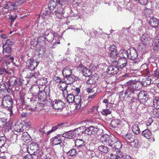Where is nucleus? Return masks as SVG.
<instances>
[{
  "instance_id": "nucleus-47",
  "label": "nucleus",
  "mask_w": 159,
  "mask_h": 159,
  "mask_svg": "<svg viewBox=\"0 0 159 159\" xmlns=\"http://www.w3.org/2000/svg\"><path fill=\"white\" fill-rule=\"evenodd\" d=\"M75 97L71 94H70L67 96V101L68 102L72 103L74 102Z\"/></svg>"
},
{
  "instance_id": "nucleus-64",
  "label": "nucleus",
  "mask_w": 159,
  "mask_h": 159,
  "mask_svg": "<svg viewBox=\"0 0 159 159\" xmlns=\"http://www.w3.org/2000/svg\"><path fill=\"white\" fill-rule=\"evenodd\" d=\"M54 79L57 83H60L61 82V79L58 77H55Z\"/></svg>"
},
{
  "instance_id": "nucleus-28",
  "label": "nucleus",
  "mask_w": 159,
  "mask_h": 159,
  "mask_svg": "<svg viewBox=\"0 0 159 159\" xmlns=\"http://www.w3.org/2000/svg\"><path fill=\"white\" fill-rule=\"evenodd\" d=\"M38 98L41 102H43L45 100L46 93L44 91L42 90L39 92L38 94Z\"/></svg>"
},
{
  "instance_id": "nucleus-44",
  "label": "nucleus",
  "mask_w": 159,
  "mask_h": 159,
  "mask_svg": "<svg viewBox=\"0 0 159 159\" xmlns=\"http://www.w3.org/2000/svg\"><path fill=\"white\" fill-rule=\"evenodd\" d=\"M38 157L34 154H28L25 155L23 159H37Z\"/></svg>"
},
{
  "instance_id": "nucleus-55",
  "label": "nucleus",
  "mask_w": 159,
  "mask_h": 159,
  "mask_svg": "<svg viewBox=\"0 0 159 159\" xmlns=\"http://www.w3.org/2000/svg\"><path fill=\"white\" fill-rule=\"evenodd\" d=\"M124 63H122L120 66V68L121 69L125 67L127 65V61L126 59H124Z\"/></svg>"
},
{
  "instance_id": "nucleus-18",
  "label": "nucleus",
  "mask_w": 159,
  "mask_h": 159,
  "mask_svg": "<svg viewBox=\"0 0 159 159\" xmlns=\"http://www.w3.org/2000/svg\"><path fill=\"white\" fill-rule=\"evenodd\" d=\"M150 39L147 34H143L141 37V41L142 44L144 46L149 44L150 43Z\"/></svg>"
},
{
  "instance_id": "nucleus-51",
  "label": "nucleus",
  "mask_w": 159,
  "mask_h": 159,
  "mask_svg": "<svg viewBox=\"0 0 159 159\" xmlns=\"http://www.w3.org/2000/svg\"><path fill=\"white\" fill-rule=\"evenodd\" d=\"M57 5L54 3V1L53 0H51L50 3L48 4V7L50 9H52L55 7Z\"/></svg>"
},
{
  "instance_id": "nucleus-59",
  "label": "nucleus",
  "mask_w": 159,
  "mask_h": 159,
  "mask_svg": "<svg viewBox=\"0 0 159 159\" xmlns=\"http://www.w3.org/2000/svg\"><path fill=\"white\" fill-rule=\"evenodd\" d=\"M155 45L156 46L154 47V50H157V49L156 48H157L158 49H159V39L157 40H156Z\"/></svg>"
},
{
  "instance_id": "nucleus-57",
  "label": "nucleus",
  "mask_w": 159,
  "mask_h": 159,
  "mask_svg": "<svg viewBox=\"0 0 159 159\" xmlns=\"http://www.w3.org/2000/svg\"><path fill=\"white\" fill-rule=\"evenodd\" d=\"M96 94V93H95L93 94L92 95H90L89 97L88 98L87 100L88 101V102H90L91 101L92 99H93L94 97H95Z\"/></svg>"
},
{
  "instance_id": "nucleus-34",
  "label": "nucleus",
  "mask_w": 159,
  "mask_h": 159,
  "mask_svg": "<svg viewBox=\"0 0 159 159\" xmlns=\"http://www.w3.org/2000/svg\"><path fill=\"white\" fill-rule=\"evenodd\" d=\"M57 5L59 7L60 6V7H64V6L67 3L66 0H57Z\"/></svg>"
},
{
  "instance_id": "nucleus-6",
  "label": "nucleus",
  "mask_w": 159,
  "mask_h": 159,
  "mask_svg": "<svg viewBox=\"0 0 159 159\" xmlns=\"http://www.w3.org/2000/svg\"><path fill=\"white\" fill-rule=\"evenodd\" d=\"M13 103V101L11 97L9 95L4 96L2 98V104L5 107L8 108L12 107Z\"/></svg>"
},
{
  "instance_id": "nucleus-4",
  "label": "nucleus",
  "mask_w": 159,
  "mask_h": 159,
  "mask_svg": "<svg viewBox=\"0 0 159 159\" xmlns=\"http://www.w3.org/2000/svg\"><path fill=\"white\" fill-rule=\"evenodd\" d=\"M85 142L82 139H77L75 142V145L77 147L79 150L83 151H87L90 152L92 149L90 147H89L88 145L85 146Z\"/></svg>"
},
{
  "instance_id": "nucleus-15",
  "label": "nucleus",
  "mask_w": 159,
  "mask_h": 159,
  "mask_svg": "<svg viewBox=\"0 0 159 159\" xmlns=\"http://www.w3.org/2000/svg\"><path fill=\"white\" fill-rule=\"evenodd\" d=\"M109 146L117 150L120 149L122 147V144L120 142L119 140L116 141L114 138H113L112 142Z\"/></svg>"
},
{
  "instance_id": "nucleus-17",
  "label": "nucleus",
  "mask_w": 159,
  "mask_h": 159,
  "mask_svg": "<svg viewBox=\"0 0 159 159\" xmlns=\"http://www.w3.org/2000/svg\"><path fill=\"white\" fill-rule=\"evenodd\" d=\"M62 135L61 134H58L57 135L55 136L54 137H52L51 139V141H52V144L54 145H56L60 144L62 141L61 139Z\"/></svg>"
},
{
  "instance_id": "nucleus-42",
  "label": "nucleus",
  "mask_w": 159,
  "mask_h": 159,
  "mask_svg": "<svg viewBox=\"0 0 159 159\" xmlns=\"http://www.w3.org/2000/svg\"><path fill=\"white\" fill-rule=\"evenodd\" d=\"M80 128L75 129L74 130H72V134L73 135L74 138L79 136L80 135Z\"/></svg>"
},
{
  "instance_id": "nucleus-62",
  "label": "nucleus",
  "mask_w": 159,
  "mask_h": 159,
  "mask_svg": "<svg viewBox=\"0 0 159 159\" xmlns=\"http://www.w3.org/2000/svg\"><path fill=\"white\" fill-rule=\"evenodd\" d=\"M155 76L157 78H159V69H157L154 72Z\"/></svg>"
},
{
  "instance_id": "nucleus-41",
  "label": "nucleus",
  "mask_w": 159,
  "mask_h": 159,
  "mask_svg": "<svg viewBox=\"0 0 159 159\" xmlns=\"http://www.w3.org/2000/svg\"><path fill=\"white\" fill-rule=\"evenodd\" d=\"M62 84L60 86V89L61 90H62L63 92V95L65 93H67V90H66L67 88L68 87L67 85L65 84L63 81L62 82Z\"/></svg>"
},
{
  "instance_id": "nucleus-50",
  "label": "nucleus",
  "mask_w": 159,
  "mask_h": 159,
  "mask_svg": "<svg viewBox=\"0 0 159 159\" xmlns=\"http://www.w3.org/2000/svg\"><path fill=\"white\" fill-rule=\"evenodd\" d=\"M7 121L4 118H0V127L3 128L6 124Z\"/></svg>"
},
{
  "instance_id": "nucleus-60",
  "label": "nucleus",
  "mask_w": 159,
  "mask_h": 159,
  "mask_svg": "<svg viewBox=\"0 0 159 159\" xmlns=\"http://www.w3.org/2000/svg\"><path fill=\"white\" fill-rule=\"evenodd\" d=\"M111 125L113 127H117L119 125V123H116L115 120H112L111 122Z\"/></svg>"
},
{
  "instance_id": "nucleus-32",
  "label": "nucleus",
  "mask_w": 159,
  "mask_h": 159,
  "mask_svg": "<svg viewBox=\"0 0 159 159\" xmlns=\"http://www.w3.org/2000/svg\"><path fill=\"white\" fill-rule=\"evenodd\" d=\"M132 130L133 133L136 135L139 134L140 130L139 125L137 124H134L132 127Z\"/></svg>"
},
{
  "instance_id": "nucleus-46",
  "label": "nucleus",
  "mask_w": 159,
  "mask_h": 159,
  "mask_svg": "<svg viewBox=\"0 0 159 159\" xmlns=\"http://www.w3.org/2000/svg\"><path fill=\"white\" fill-rule=\"evenodd\" d=\"M98 150L104 153H107L108 151V148L104 146H100L98 148Z\"/></svg>"
},
{
  "instance_id": "nucleus-11",
  "label": "nucleus",
  "mask_w": 159,
  "mask_h": 159,
  "mask_svg": "<svg viewBox=\"0 0 159 159\" xmlns=\"http://www.w3.org/2000/svg\"><path fill=\"white\" fill-rule=\"evenodd\" d=\"M44 39L48 42H52L54 38V33L50 30H48L44 33Z\"/></svg>"
},
{
  "instance_id": "nucleus-21",
  "label": "nucleus",
  "mask_w": 159,
  "mask_h": 159,
  "mask_svg": "<svg viewBox=\"0 0 159 159\" xmlns=\"http://www.w3.org/2000/svg\"><path fill=\"white\" fill-rule=\"evenodd\" d=\"M159 21L156 18L152 17L149 20V24L153 28H156L158 25Z\"/></svg>"
},
{
  "instance_id": "nucleus-20",
  "label": "nucleus",
  "mask_w": 159,
  "mask_h": 159,
  "mask_svg": "<svg viewBox=\"0 0 159 159\" xmlns=\"http://www.w3.org/2000/svg\"><path fill=\"white\" fill-rule=\"evenodd\" d=\"M24 1V0H20L16 1L14 3L9 2V8L11 9V11L16 9L17 6L21 4Z\"/></svg>"
},
{
  "instance_id": "nucleus-35",
  "label": "nucleus",
  "mask_w": 159,
  "mask_h": 159,
  "mask_svg": "<svg viewBox=\"0 0 159 159\" xmlns=\"http://www.w3.org/2000/svg\"><path fill=\"white\" fill-rule=\"evenodd\" d=\"M72 133V130L70 131L63 134L62 136L68 139H73L74 138Z\"/></svg>"
},
{
  "instance_id": "nucleus-19",
  "label": "nucleus",
  "mask_w": 159,
  "mask_h": 159,
  "mask_svg": "<svg viewBox=\"0 0 159 159\" xmlns=\"http://www.w3.org/2000/svg\"><path fill=\"white\" fill-rule=\"evenodd\" d=\"M64 12L63 7H60V6H59L57 10L55 11V15L58 19H61L62 17Z\"/></svg>"
},
{
  "instance_id": "nucleus-24",
  "label": "nucleus",
  "mask_w": 159,
  "mask_h": 159,
  "mask_svg": "<svg viewBox=\"0 0 159 159\" xmlns=\"http://www.w3.org/2000/svg\"><path fill=\"white\" fill-rule=\"evenodd\" d=\"M23 126V125L21 123H17L13 126L14 130L18 132H23L24 130Z\"/></svg>"
},
{
  "instance_id": "nucleus-31",
  "label": "nucleus",
  "mask_w": 159,
  "mask_h": 159,
  "mask_svg": "<svg viewBox=\"0 0 159 159\" xmlns=\"http://www.w3.org/2000/svg\"><path fill=\"white\" fill-rule=\"evenodd\" d=\"M118 55L121 59L123 58L124 60L127 57L128 58V50L127 51L123 50H120L119 52Z\"/></svg>"
},
{
  "instance_id": "nucleus-36",
  "label": "nucleus",
  "mask_w": 159,
  "mask_h": 159,
  "mask_svg": "<svg viewBox=\"0 0 159 159\" xmlns=\"http://www.w3.org/2000/svg\"><path fill=\"white\" fill-rule=\"evenodd\" d=\"M153 105L156 109H159V97H156L153 100Z\"/></svg>"
},
{
  "instance_id": "nucleus-49",
  "label": "nucleus",
  "mask_w": 159,
  "mask_h": 159,
  "mask_svg": "<svg viewBox=\"0 0 159 159\" xmlns=\"http://www.w3.org/2000/svg\"><path fill=\"white\" fill-rule=\"evenodd\" d=\"M111 111L108 109H102L101 111V114L104 116H106L111 113Z\"/></svg>"
},
{
  "instance_id": "nucleus-5",
  "label": "nucleus",
  "mask_w": 159,
  "mask_h": 159,
  "mask_svg": "<svg viewBox=\"0 0 159 159\" xmlns=\"http://www.w3.org/2000/svg\"><path fill=\"white\" fill-rule=\"evenodd\" d=\"M109 51L110 53V58L114 59L111 61L114 63H117V61L116 59L118 57V54L116 47L115 45H111L109 48Z\"/></svg>"
},
{
  "instance_id": "nucleus-43",
  "label": "nucleus",
  "mask_w": 159,
  "mask_h": 159,
  "mask_svg": "<svg viewBox=\"0 0 159 159\" xmlns=\"http://www.w3.org/2000/svg\"><path fill=\"white\" fill-rule=\"evenodd\" d=\"M143 86H146L147 85H149L151 82V80L148 78H145L143 79L142 81Z\"/></svg>"
},
{
  "instance_id": "nucleus-25",
  "label": "nucleus",
  "mask_w": 159,
  "mask_h": 159,
  "mask_svg": "<svg viewBox=\"0 0 159 159\" xmlns=\"http://www.w3.org/2000/svg\"><path fill=\"white\" fill-rule=\"evenodd\" d=\"M142 135L148 139L151 138L152 136L151 131L148 129L143 131L142 133Z\"/></svg>"
},
{
  "instance_id": "nucleus-23",
  "label": "nucleus",
  "mask_w": 159,
  "mask_h": 159,
  "mask_svg": "<svg viewBox=\"0 0 159 159\" xmlns=\"http://www.w3.org/2000/svg\"><path fill=\"white\" fill-rule=\"evenodd\" d=\"M75 76L72 75L65 77L64 80L65 81L64 82L66 84H70L72 83L75 81Z\"/></svg>"
},
{
  "instance_id": "nucleus-22",
  "label": "nucleus",
  "mask_w": 159,
  "mask_h": 159,
  "mask_svg": "<svg viewBox=\"0 0 159 159\" xmlns=\"http://www.w3.org/2000/svg\"><path fill=\"white\" fill-rule=\"evenodd\" d=\"M98 79V76L96 74L91 76L87 80L86 83L87 84H92L95 83Z\"/></svg>"
},
{
  "instance_id": "nucleus-38",
  "label": "nucleus",
  "mask_w": 159,
  "mask_h": 159,
  "mask_svg": "<svg viewBox=\"0 0 159 159\" xmlns=\"http://www.w3.org/2000/svg\"><path fill=\"white\" fill-rule=\"evenodd\" d=\"M45 50L46 49L43 46L40 47L38 50L39 56L41 57L44 55Z\"/></svg>"
},
{
  "instance_id": "nucleus-39",
  "label": "nucleus",
  "mask_w": 159,
  "mask_h": 159,
  "mask_svg": "<svg viewBox=\"0 0 159 159\" xmlns=\"http://www.w3.org/2000/svg\"><path fill=\"white\" fill-rule=\"evenodd\" d=\"M62 124H60L58 125L57 126H55L53 127L52 128V129L51 130H50L46 133V134L47 135H48L50 133L53 132L55 130H56L57 129H60L62 128Z\"/></svg>"
},
{
  "instance_id": "nucleus-37",
  "label": "nucleus",
  "mask_w": 159,
  "mask_h": 159,
  "mask_svg": "<svg viewBox=\"0 0 159 159\" xmlns=\"http://www.w3.org/2000/svg\"><path fill=\"white\" fill-rule=\"evenodd\" d=\"M157 109H152L151 112L150 113L151 116L155 118H157L159 116V112Z\"/></svg>"
},
{
  "instance_id": "nucleus-30",
  "label": "nucleus",
  "mask_w": 159,
  "mask_h": 159,
  "mask_svg": "<svg viewBox=\"0 0 159 159\" xmlns=\"http://www.w3.org/2000/svg\"><path fill=\"white\" fill-rule=\"evenodd\" d=\"M21 139L25 142H29L31 140V137L27 132H24L22 134Z\"/></svg>"
},
{
  "instance_id": "nucleus-56",
  "label": "nucleus",
  "mask_w": 159,
  "mask_h": 159,
  "mask_svg": "<svg viewBox=\"0 0 159 159\" xmlns=\"http://www.w3.org/2000/svg\"><path fill=\"white\" fill-rule=\"evenodd\" d=\"M88 101L84 100L83 101H82L80 103V107L84 108L86 107L87 105Z\"/></svg>"
},
{
  "instance_id": "nucleus-16",
  "label": "nucleus",
  "mask_w": 159,
  "mask_h": 159,
  "mask_svg": "<svg viewBox=\"0 0 159 159\" xmlns=\"http://www.w3.org/2000/svg\"><path fill=\"white\" fill-rule=\"evenodd\" d=\"M119 69L118 67L115 66H109L107 70L108 74L111 75L116 74L119 71Z\"/></svg>"
},
{
  "instance_id": "nucleus-12",
  "label": "nucleus",
  "mask_w": 159,
  "mask_h": 159,
  "mask_svg": "<svg viewBox=\"0 0 159 159\" xmlns=\"http://www.w3.org/2000/svg\"><path fill=\"white\" fill-rule=\"evenodd\" d=\"M128 58L131 60H135L138 57V54L136 49L134 48H131L128 49Z\"/></svg>"
},
{
  "instance_id": "nucleus-8",
  "label": "nucleus",
  "mask_w": 159,
  "mask_h": 159,
  "mask_svg": "<svg viewBox=\"0 0 159 159\" xmlns=\"http://www.w3.org/2000/svg\"><path fill=\"white\" fill-rule=\"evenodd\" d=\"M113 138L106 134H103L100 138V141L104 145H109L112 142Z\"/></svg>"
},
{
  "instance_id": "nucleus-26",
  "label": "nucleus",
  "mask_w": 159,
  "mask_h": 159,
  "mask_svg": "<svg viewBox=\"0 0 159 159\" xmlns=\"http://www.w3.org/2000/svg\"><path fill=\"white\" fill-rule=\"evenodd\" d=\"M134 136L130 133H128L125 135L124 138L128 142H135L137 141V139H134Z\"/></svg>"
},
{
  "instance_id": "nucleus-27",
  "label": "nucleus",
  "mask_w": 159,
  "mask_h": 159,
  "mask_svg": "<svg viewBox=\"0 0 159 159\" xmlns=\"http://www.w3.org/2000/svg\"><path fill=\"white\" fill-rule=\"evenodd\" d=\"M82 99L81 96H75L74 102L76 105V108L77 109H79L80 108V103Z\"/></svg>"
},
{
  "instance_id": "nucleus-7",
  "label": "nucleus",
  "mask_w": 159,
  "mask_h": 159,
  "mask_svg": "<svg viewBox=\"0 0 159 159\" xmlns=\"http://www.w3.org/2000/svg\"><path fill=\"white\" fill-rule=\"evenodd\" d=\"M148 94L145 91L139 92L138 95V99L141 103H143L147 101L148 97Z\"/></svg>"
},
{
  "instance_id": "nucleus-48",
  "label": "nucleus",
  "mask_w": 159,
  "mask_h": 159,
  "mask_svg": "<svg viewBox=\"0 0 159 159\" xmlns=\"http://www.w3.org/2000/svg\"><path fill=\"white\" fill-rule=\"evenodd\" d=\"M116 154L118 157V159L119 158H120V159H124L125 154L123 152L120 151H118L117 152H116Z\"/></svg>"
},
{
  "instance_id": "nucleus-14",
  "label": "nucleus",
  "mask_w": 159,
  "mask_h": 159,
  "mask_svg": "<svg viewBox=\"0 0 159 159\" xmlns=\"http://www.w3.org/2000/svg\"><path fill=\"white\" fill-rule=\"evenodd\" d=\"M30 150L33 152L31 154H34L38 157L39 155V153L38 152L39 150L38 145L36 143L33 142L30 144Z\"/></svg>"
},
{
  "instance_id": "nucleus-29",
  "label": "nucleus",
  "mask_w": 159,
  "mask_h": 159,
  "mask_svg": "<svg viewBox=\"0 0 159 159\" xmlns=\"http://www.w3.org/2000/svg\"><path fill=\"white\" fill-rule=\"evenodd\" d=\"M71 74L72 71L69 67H66L62 70V74L64 77L71 75Z\"/></svg>"
},
{
  "instance_id": "nucleus-9",
  "label": "nucleus",
  "mask_w": 159,
  "mask_h": 159,
  "mask_svg": "<svg viewBox=\"0 0 159 159\" xmlns=\"http://www.w3.org/2000/svg\"><path fill=\"white\" fill-rule=\"evenodd\" d=\"M98 130L97 127L91 125L86 128L85 133L88 135H96Z\"/></svg>"
},
{
  "instance_id": "nucleus-53",
  "label": "nucleus",
  "mask_w": 159,
  "mask_h": 159,
  "mask_svg": "<svg viewBox=\"0 0 159 159\" xmlns=\"http://www.w3.org/2000/svg\"><path fill=\"white\" fill-rule=\"evenodd\" d=\"M98 67V66L97 65L93 64H90L89 66L90 68L92 70H97Z\"/></svg>"
},
{
  "instance_id": "nucleus-2",
  "label": "nucleus",
  "mask_w": 159,
  "mask_h": 159,
  "mask_svg": "<svg viewBox=\"0 0 159 159\" xmlns=\"http://www.w3.org/2000/svg\"><path fill=\"white\" fill-rule=\"evenodd\" d=\"M126 89L125 90L120 92L119 94V98L122 101H128L131 98V96L134 95L132 89L126 84Z\"/></svg>"
},
{
  "instance_id": "nucleus-10",
  "label": "nucleus",
  "mask_w": 159,
  "mask_h": 159,
  "mask_svg": "<svg viewBox=\"0 0 159 159\" xmlns=\"http://www.w3.org/2000/svg\"><path fill=\"white\" fill-rule=\"evenodd\" d=\"M51 105L55 109L60 110L63 109L65 106L63 102L60 100H55L51 103Z\"/></svg>"
},
{
  "instance_id": "nucleus-40",
  "label": "nucleus",
  "mask_w": 159,
  "mask_h": 159,
  "mask_svg": "<svg viewBox=\"0 0 159 159\" xmlns=\"http://www.w3.org/2000/svg\"><path fill=\"white\" fill-rule=\"evenodd\" d=\"M82 71L83 74L85 77L89 76L91 74L90 71L86 67H84Z\"/></svg>"
},
{
  "instance_id": "nucleus-13",
  "label": "nucleus",
  "mask_w": 159,
  "mask_h": 159,
  "mask_svg": "<svg viewBox=\"0 0 159 159\" xmlns=\"http://www.w3.org/2000/svg\"><path fill=\"white\" fill-rule=\"evenodd\" d=\"M26 64L27 66L32 70L37 67L39 63L35 60L30 58L27 60Z\"/></svg>"
},
{
  "instance_id": "nucleus-61",
  "label": "nucleus",
  "mask_w": 159,
  "mask_h": 159,
  "mask_svg": "<svg viewBox=\"0 0 159 159\" xmlns=\"http://www.w3.org/2000/svg\"><path fill=\"white\" fill-rule=\"evenodd\" d=\"M138 1L140 4L143 5H145L147 3V0H138Z\"/></svg>"
},
{
  "instance_id": "nucleus-1",
  "label": "nucleus",
  "mask_w": 159,
  "mask_h": 159,
  "mask_svg": "<svg viewBox=\"0 0 159 159\" xmlns=\"http://www.w3.org/2000/svg\"><path fill=\"white\" fill-rule=\"evenodd\" d=\"M22 80L13 76L10 78L9 81V84L7 83H6L3 85L7 90H10L9 87H14L16 90L19 89V86L22 85Z\"/></svg>"
},
{
  "instance_id": "nucleus-54",
  "label": "nucleus",
  "mask_w": 159,
  "mask_h": 159,
  "mask_svg": "<svg viewBox=\"0 0 159 159\" xmlns=\"http://www.w3.org/2000/svg\"><path fill=\"white\" fill-rule=\"evenodd\" d=\"M76 150L75 149H73L69 151L68 154L70 156H73L76 154Z\"/></svg>"
},
{
  "instance_id": "nucleus-45",
  "label": "nucleus",
  "mask_w": 159,
  "mask_h": 159,
  "mask_svg": "<svg viewBox=\"0 0 159 159\" xmlns=\"http://www.w3.org/2000/svg\"><path fill=\"white\" fill-rule=\"evenodd\" d=\"M6 138L5 137L2 136L0 137V147H3L5 144Z\"/></svg>"
},
{
  "instance_id": "nucleus-63",
  "label": "nucleus",
  "mask_w": 159,
  "mask_h": 159,
  "mask_svg": "<svg viewBox=\"0 0 159 159\" xmlns=\"http://www.w3.org/2000/svg\"><path fill=\"white\" fill-rule=\"evenodd\" d=\"M110 156L111 159H118V157H117L116 154L111 153L110 154Z\"/></svg>"
},
{
  "instance_id": "nucleus-3",
  "label": "nucleus",
  "mask_w": 159,
  "mask_h": 159,
  "mask_svg": "<svg viewBox=\"0 0 159 159\" xmlns=\"http://www.w3.org/2000/svg\"><path fill=\"white\" fill-rule=\"evenodd\" d=\"M127 85L132 89L134 94L136 91L140 90L143 86L142 82L136 80H130L126 83Z\"/></svg>"
},
{
  "instance_id": "nucleus-33",
  "label": "nucleus",
  "mask_w": 159,
  "mask_h": 159,
  "mask_svg": "<svg viewBox=\"0 0 159 159\" xmlns=\"http://www.w3.org/2000/svg\"><path fill=\"white\" fill-rule=\"evenodd\" d=\"M3 53L4 54L5 53H10L12 51V48L10 46H7L6 45H3Z\"/></svg>"
},
{
  "instance_id": "nucleus-52",
  "label": "nucleus",
  "mask_w": 159,
  "mask_h": 159,
  "mask_svg": "<svg viewBox=\"0 0 159 159\" xmlns=\"http://www.w3.org/2000/svg\"><path fill=\"white\" fill-rule=\"evenodd\" d=\"M3 45H6L7 46H11L14 43V42L13 40L11 39H8L6 41V43L5 44H3Z\"/></svg>"
},
{
  "instance_id": "nucleus-58",
  "label": "nucleus",
  "mask_w": 159,
  "mask_h": 159,
  "mask_svg": "<svg viewBox=\"0 0 159 159\" xmlns=\"http://www.w3.org/2000/svg\"><path fill=\"white\" fill-rule=\"evenodd\" d=\"M40 77L41 75L39 72H37L34 73V78L39 79L40 78Z\"/></svg>"
}]
</instances>
